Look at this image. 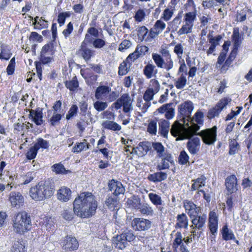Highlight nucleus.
Instances as JSON below:
<instances>
[{"mask_svg": "<svg viewBox=\"0 0 252 252\" xmlns=\"http://www.w3.org/2000/svg\"><path fill=\"white\" fill-rule=\"evenodd\" d=\"M148 196L150 201L155 205L158 206L162 204L161 198L158 195L154 193H150Z\"/></svg>", "mask_w": 252, "mask_h": 252, "instance_id": "nucleus-51", "label": "nucleus"}, {"mask_svg": "<svg viewBox=\"0 0 252 252\" xmlns=\"http://www.w3.org/2000/svg\"><path fill=\"white\" fill-rule=\"evenodd\" d=\"M90 145L87 142L86 139H84L82 142L76 143L72 148V152L75 153H79L83 150H86L89 148Z\"/></svg>", "mask_w": 252, "mask_h": 252, "instance_id": "nucleus-37", "label": "nucleus"}, {"mask_svg": "<svg viewBox=\"0 0 252 252\" xmlns=\"http://www.w3.org/2000/svg\"><path fill=\"white\" fill-rule=\"evenodd\" d=\"M105 204L111 211L118 210L119 208V199L116 196H108L106 199Z\"/></svg>", "mask_w": 252, "mask_h": 252, "instance_id": "nucleus-26", "label": "nucleus"}, {"mask_svg": "<svg viewBox=\"0 0 252 252\" xmlns=\"http://www.w3.org/2000/svg\"><path fill=\"white\" fill-rule=\"evenodd\" d=\"M199 20L200 21L201 27H207L208 24L213 23L212 17L209 14H205L199 17Z\"/></svg>", "mask_w": 252, "mask_h": 252, "instance_id": "nucleus-49", "label": "nucleus"}, {"mask_svg": "<svg viewBox=\"0 0 252 252\" xmlns=\"http://www.w3.org/2000/svg\"><path fill=\"white\" fill-rule=\"evenodd\" d=\"M217 127L214 126L212 128H207L194 134L201 137L203 142L207 145H214L217 141Z\"/></svg>", "mask_w": 252, "mask_h": 252, "instance_id": "nucleus-7", "label": "nucleus"}, {"mask_svg": "<svg viewBox=\"0 0 252 252\" xmlns=\"http://www.w3.org/2000/svg\"><path fill=\"white\" fill-rule=\"evenodd\" d=\"M29 118H31L36 125H41L43 122L42 119V109L38 107L35 110L31 109L30 110Z\"/></svg>", "mask_w": 252, "mask_h": 252, "instance_id": "nucleus-22", "label": "nucleus"}, {"mask_svg": "<svg viewBox=\"0 0 252 252\" xmlns=\"http://www.w3.org/2000/svg\"><path fill=\"white\" fill-rule=\"evenodd\" d=\"M71 190L70 189L63 187L59 189L57 193V198L62 202H67L71 198Z\"/></svg>", "mask_w": 252, "mask_h": 252, "instance_id": "nucleus-25", "label": "nucleus"}, {"mask_svg": "<svg viewBox=\"0 0 252 252\" xmlns=\"http://www.w3.org/2000/svg\"><path fill=\"white\" fill-rule=\"evenodd\" d=\"M192 225L190 227L192 229H197L199 231V235L198 238H199L205 228V223L206 221L207 216L205 214L201 215H195L194 217L190 218Z\"/></svg>", "mask_w": 252, "mask_h": 252, "instance_id": "nucleus-9", "label": "nucleus"}, {"mask_svg": "<svg viewBox=\"0 0 252 252\" xmlns=\"http://www.w3.org/2000/svg\"><path fill=\"white\" fill-rule=\"evenodd\" d=\"M187 84V78L184 74H181L180 77L175 82V86L178 89H183Z\"/></svg>", "mask_w": 252, "mask_h": 252, "instance_id": "nucleus-50", "label": "nucleus"}, {"mask_svg": "<svg viewBox=\"0 0 252 252\" xmlns=\"http://www.w3.org/2000/svg\"><path fill=\"white\" fill-rule=\"evenodd\" d=\"M53 48V44L51 43H49L44 45L42 47L40 55H49L52 56L54 53Z\"/></svg>", "mask_w": 252, "mask_h": 252, "instance_id": "nucleus-52", "label": "nucleus"}, {"mask_svg": "<svg viewBox=\"0 0 252 252\" xmlns=\"http://www.w3.org/2000/svg\"><path fill=\"white\" fill-rule=\"evenodd\" d=\"M139 211L143 215H152L153 210L148 204L140 205V207L138 208Z\"/></svg>", "mask_w": 252, "mask_h": 252, "instance_id": "nucleus-57", "label": "nucleus"}, {"mask_svg": "<svg viewBox=\"0 0 252 252\" xmlns=\"http://www.w3.org/2000/svg\"><path fill=\"white\" fill-rule=\"evenodd\" d=\"M0 60L7 61L11 57L12 54L9 46L5 44H0Z\"/></svg>", "mask_w": 252, "mask_h": 252, "instance_id": "nucleus-29", "label": "nucleus"}, {"mask_svg": "<svg viewBox=\"0 0 252 252\" xmlns=\"http://www.w3.org/2000/svg\"><path fill=\"white\" fill-rule=\"evenodd\" d=\"M231 101V98L229 97H224L221 99L216 106L221 111Z\"/></svg>", "mask_w": 252, "mask_h": 252, "instance_id": "nucleus-56", "label": "nucleus"}, {"mask_svg": "<svg viewBox=\"0 0 252 252\" xmlns=\"http://www.w3.org/2000/svg\"><path fill=\"white\" fill-rule=\"evenodd\" d=\"M94 108L98 112H101L106 109L108 105L107 101H103L97 100L93 103Z\"/></svg>", "mask_w": 252, "mask_h": 252, "instance_id": "nucleus-47", "label": "nucleus"}, {"mask_svg": "<svg viewBox=\"0 0 252 252\" xmlns=\"http://www.w3.org/2000/svg\"><path fill=\"white\" fill-rule=\"evenodd\" d=\"M143 73L148 79L151 78L154 74L157 73V70L156 69V66L152 63H148L145 66L143 69Z\"/></svg>", "mask_w": 252, "mask_h": 252, "instance_id": "nucleus-31", "label": "nucleus"}, {"mask_svg": "<svg viewBox=\"0 0 252 252\" xmlns=\"http://www.w3.org/2000/svg\"><path fill=\"white\" fill-rule=\"evenodd\" d=\"M226 189L229 193L236 192L238 189L237 179L235 175H231L228 176L225 181Z\"/></svg>", "mask_w": 252, "mask_h": 252, "instance_id": "nucleus-18", "label": "nucleus"}, {"mask_svg": "<svg viewBox=\"0 0 252 252\" xmlns=\"http://www.w3.org/2000/svg\"><path fill=\"white\" fill-rule=\"evenodd\" d=\"M170 124L168 121L164 119H161L158 123L159 133L164 138H167L169 131L171 129H170Z\"/></svg>", "mask_w": 252, "mask_h": 252, "instance_id": "nucleus-23", "label": "nucleus"}, {"mask_svg": "<svg viewBox=\"0 0 252 252\" xmlns=\"http://www.w3.org/2000/svg\"><path fill=\"white\" fill-rule=\"evenodd\" d=\"M127 204L131 207L135 209H138L140 207V199L136 196H132L130 198H128L127 201Z\"/></svg>", "mask_w": 252, "mask_h": 252, "instance_id": "nucleus-44", "label": "nucleus"}, {"mask_svg": "<svg viewBox=\"0 0 252 252\" xmlns=\"http://www.w3.org/2000/svg\"><path fill=\"white\" fill-rule=\"evenodd\" d=\"M189 141L187 143V147L189 152L193 155H195L199 151L200 141L198 137L188 138Z\"/></svg>", "mask_w": 252, "mask_h": 252, "instance_id": "nucleus-17", "label": "nucleus"}, {"mask_svg": "<svg viewBox=\"0 0 252 252\" xmlns=\"http://www.w3.org/2000/svg\"><path fill=\"white\" fill-rule=\"evenodd\" d=\"M233 41L234 42L233 50L237 51L241 44L240 36L238 31L234 30L233 33Z\"/></svg>", "mask_w": 252, "mask_h": 252, "instance_id": "nucleus-54", "label": "nucleus"}, {"mask_svg": "<svg viewBox=\"0 0 252 252\" xmlns=\"http://www.w3.org/2000/svg\"><path fill=\"white\" fill-rule=\"evenodd\" d=\"M33 146L38 151L40 149H42V150L48 149L50 145L48 141L47 140L42 138H39L36 140Z\"/></svg>", "mask_w": 252, "mask_h": 252, "instance_id": "nucleus-41", "label": "nucleus"}, {"mask_svg": "<svg viewBox=\"0 0 252 252\" xmlns=\"http://www.w3.org/2000/svg\"><path fill=\"white\" fill-rule=\"evenodd\" d=\"M131 63L126 60L121 63L119 67L118 74L119 75H124L129 71Z\"/></svg>", "mask_w": 252, "mask_h": 252, "instance_id": "nucleus-43", "label": "nucleus"}, {"mask_svg": "<svg viewBox=\"0 0 252 252\" xmlns=\"http://www.w3.org/2000/svg\"><path fill=\"white\" fill-rule=\"evenodd\" d=\"M184 240L185 238H183L181 232L178 231L175 234V238L172 243V248L174 252H177V249L179 247H181L182 245H184V243H183Z\"/></svg>", "mask_w": 252, "mask_h": 252, "instance_id": "nucleus-33", "label": "nucleus"}, {"mask_svg": "<svg viewBox=\"0 0 252 252\" xmlns=\"http://www.w3.org/2000/svg\"><path fill=\"white\" fill-rule=\"evenodd\" d=\"M152 59L157 66L160 68H164L166 71H169L173 67L174 63L172 60H164L158 54L153 53Z\"/></svg>", "mask_w": 252, "mask_h": 252, "instance_id": "nucleus-10", "label": "nucleus"}, {"mask_svg": "<svg viewBox=\"0 0 252 252\" xmlns=\"http://www.w3.org/2000/svg\"><path fill=\"white\" fill-rule=\"evenodd\" d=\"M65 87L70 91H74L79 87V83L76 76L73 77L71 80L66 81L65 82Z\"/></svg>", "mask_w": 252, "mask_h": 252, "instance_id": "nucleus-42", "label": "nucleus"}, {"mask_svg": "<svg viewBox=\"0 0 252 252\" xmlns=\"http://www.w3.org/2000/svg\"><path fill=\"white\" fill-rule=\"evenodd\" d=\"M128 243L122 237V235H117L113 240V245L115 248L124 250L126 247Z\"/></svg>", "mask_w": 252, "mask_h": 252, "instance_id": "nucleus-28", "label": "nucleus"}, {"mask_svg": "<svg viewBox=\"0 0 252 252\" xmlns=\"http://www.w3.org/2000/svg\"><path fill=\"white\" fill-rule=\"evenodd\" d=\"M206 178L204 175H201L200 177L195 180H192L193 183L191 187V190H198L199 188L205 186L206 184Z\"/></svg>", "mask_w": 252, "mask_h": 252, "instance_id": "nucleus-32", "label": "nucleus"}, {"mask_svg": "<svg viewBox=\"0 0 252 252\" xmlns=\"http://www.w3.org/2000/svg\"><path fill=\"white\" fill-rule=\"evenodd\" d=\"M44 220V224L46 229L48 231H53L54 227L53 219L51 217H46Z\"/></svg>", "mask_w": 252, "mask_h": 252, "instance_id": "nucleus-58", "label": "nucleus"}, {"mask_svg": "<svg viewBox=\"0 0 252 252\" xmlns=\"http://www.w3.org/2000/svg\"><path fill=\"white\" fill-rule=\"evenodd\" d=\"M221 111L216 106L214 108L210 109L208 112L207 117L209 119H211L215 117L219 116Z\"/></svg>", "mask_w": 252, "mask_h": 252, "instance_id": "nucleus-61", "label": "nucleus"}, {"mask_svg": "<svg viewBox=\"0 0 252 252\" xmlns=\"http://www.w3.org/2000/svg\"><path fill=\"white\" fill-rule=\"evenodd\" d=\"M167 175L166 173L160 171L150 174L148 178L150 181L156 183L165 180L167 178Z\"/></svg>", "mask_w": 252, "mask_h": 252, "instance_id": "nucleus-30", "label": "nucleus"}, {"mask_svg": "<svg viewBox=\"0 0 252 252\" xmlns=\"http://www.w3.org/2000/svg\"><path fill=\"white\" fill-rule=\"evenodd\" d=\"M9 199L11 205L14 207L19 208L24 204V197L19 192H11L9 194Z\"/></svg>", "mask_w": 252, "mask_h": 252, "instance_id": "nucleus-16", "label": "nucleus"}, {"mask_svg": "<svg viewBox=\"0 0 252 252\" xmlns=\"http://www.w3.org/2000/svg\"><path fill=\"white\" fill-rule=\"evenodd\" d=\"M189 225V219L187 215L182 213L177 216V222L175 224L176 228L187 229Z\"/></svg>", "mask_w": 252, "mask_h": 252, "instance_id": "nucleus-27", "label": "nucleus"}, {"mask_svg": "<svg viewBox=\"0 0 252 252\" xmlns=\"http://www.w3.org/2000/svg\"><path fill=\"white\" fill-rule=\"evenodd\" d=\"M166 27L165 23L160 20H157L154 27L149 31L148 37L150 39L156 38L158 34L161 33Z\"/></svg>", "mask_w": 252, "mask_h": 252, "instance_id": "nucleus-12", "label": "nucleus"}, {"mask_svg": "<svg viewBox=\"0 0 252 252\" xmlns=\"http://www.w3.org/2000/svg\"><path fill=\"white\" fill-rule=\"evenodd\" d=\"M132 101L133 99L131 98L128 94H124L113 105L116 110L121 109L122 106H123V111L126 113H127L133 109Z\"/></svg>", "mask_w": 252, "mask_h": 252, "instance_id": "nucleus-8", "label": "nucleus"}, {"mask_svg": "<svg viewBox=\"0 0 252 252\" xmlns=\"http://www.w3.org/2000/svg\"><path fill=\"white\" fill-rule=\"evenodd\" d=\"M52 170L57 174H66L70 172V171L66 170L63 164L61 163L53 165L52 166Z\"/></svg>", "mask_w": 252, "mask_h": 252, "instance_id": "nucleus-40", "label": "nucleus"}, {"mask_svg": "<svg viewBox=\"0 0 252 252\" xmlns=\"http://www.w3.org/2000/svg\"><path fill=\"white\" fill-rule=\"evenodd\" d=\"M184 207L186 212L189 216V218L194 217L198 214L200 212V208L191 200H185L184 201Z\"/></svg>", "mask_w": 252, "mask_h": 252, "instance_id": "nucleus-15", "label": "nucleus"}, {"mask_svg": "<svg viewBox=\"0 0 252 252\" xmlns=\"http://www.w3.org/2000/svg\"><path fill=\"white\" fill-rule=\"evenodd\" d=\"M102 126L103 128L110 129L113 131H119L121 129V126L117 123L111 121H105L102 123Z\"/></svg>", "mask_w": 252, "mask_h": 252, "instance_id": "nucleus-35", "label": "nucleus"}, {"mask_svg": "<svg viewBox=\"0 0 252 252\" xmlns=\"http://www.w3.org/2000/svg\"><path fill=\"white\" fill-rule=\"evenodd\" d=\"M147 131L152 135H156L157 132V122L154 120H151L148 126Z\"/></svg>", "mask_w": 252, "mask_h": 252, "instance_id": "nucleus-55", "label": "nucleus"}, {"mask_svg": "<svg viewBox=\"0 0 252 252\" xmlns=\"http://www.w3.org/2000/svg\"><path fill=\"white\" fill-rule=\"evenodd\" d=\"M78 242L74 236H67L65 237L63 244V248L66 251L76 250L78 248Z\"/></svg>", "mask_w": 252, "mask_h": 252, "instance_id": "nucleus-13", "label": "nucleus"}, {"mask_svg": "<svg viewBox=\"0 0 252 252\" xmlns=\"http://www.w3.org/2000/svg\"><path fill=\"white\" fill-rule=\"evenodd\" d=\"M64 115V113L54 112L53 115L50 119V122L52 126H55L59 124L62 117Z\"/></svg>", "mask_w": 252, "mask_h": 252, "instance_id": "nucleus-46", "label": "nucleus"}, {"mask_svg": "<svg viewBox=\"0 0 252 252\" xmlns=\"http://www.w3.org/2000/svg\"><path fill=\"white\" fill-rule=\"evenodd\" d=\"M194 107L191 101H186L179 106L180 119L183 122L181 124L184 126H188L189 119Z\"/></svg>", "mask_w": 252, "mask_h": 252, "instance_id": "nucleus-6", "label": "nucleus"}, {"mask_svg": "<svg viewBox=\"0 0 252 252\" xmlns=\"http://www.w3.org/2000/svg\"><path fill=\"white\" fill-rule=\"evenodd\" d=\"M209 228L214 237L218 232V218L215 211H211L209 214Z\"/></svg>", "mask_w": 252, "mask_h": 252, "instance_id": "nucleus-14", "label": "nucleus"}, {"mask_svg": "<svg viewBox=\"0 0 252 252\" xmlns=\"http://www.w3.org/2000/svg\"><path fill=\"white\" fill-rule=\"evenodd\" d=\"M222 239L225 241L235 240V235L233 231L228 228L227 224L224 225L221 229Z\"/></svg>", "mask_w": 252, "mask_h": 252, "instance_id": "nucleus-34", "label": "nucleus"}, {"mask_svg": "<svg viewBox=\"0 0 252 252\" xmlns=\"http://www.w3.org/2000/svg\"><path fill=\"white\" fill-rule=\"evenodd\" d=\"M12 252H27L25 245L21 242H16L14 243Z\"/></svg>", "mask_w": 252, "mask_h": 252, "instance_id": "nucleus-59", "label": "nucleus"}, {"mask_svg": "<svg viewBox=\"0 0 252 252\" xmlns=\"http://www.w3.org/2000/svg\"><path fill=\"white\" fill-rule=\"evenodd\" d=\"M77 54L80 55L86 62H88L94 56V51L87 45L81 44L77 51Z\"/></svg>", "mask_w": 252, "mask_h": 252, "instance_id": "nucleus-21", "label": "nucleus"}, {"mask_svg": "<svg viewBox=\"0 0 252 252\" xmlns=\"http://www.w3.org/2000/svg\"><path fill=\"white\" fill-rule=\"evenodd\" d=\"M133 229L137 231H145L151 227V221L143 218H134L131 221Z\"/></svg>", "mask_w": 252, "mask_h": 252, "instance_id": "nucleus-11", "label": "nucleus"}, {"mask_svg": "<svg viewBox=\"0 0 252 252\" xmlns=\"http://www.w3.org/2000/svg\"><path fill=\"white\" fill-rule=\"evenodd\" d=\"M105 44L106 41L104 40L97 37L94 38L92 44L95 49H100L103 47Z\"/></svg>", "mask_w": 252, "mask_h": 252, "instance_id": "nucleus-60", "label": "nucleus"}, {"mask_svg": "<svg viewBox=\"0 0 252 252\" xmlns=\"http://www.w3.org/2000/svg\"><path fill=\"white\" fill-rule=\"evenodd\" d=\"M204 114L200 110H198L194 116L189 119L188 126H184L178 121H176L172 125L171 134L177 140H183L192 137L194 133L198 131L200 125L203 124Z\"/></svg>", "mask_w": 252, "mask_h": 252, "instance_id": "nucleus-2", "label": "nucleus"}, {"mask_svg": "<svg viewBox=\"0 0 252 252\" xmlns=\"http://www.w3.org/2000/svg\"><path fill=\"white\" fill-rule=\"evenodd\" d=\"M97 208L96 201L92 193L84 192L80 194L73 202V212L71 209L64 210L63 217L67 220H70L73 218L74 214L77 216L87 218L93 215Z\"/></svg>", "mask_w": 252, "mask_h": 252, "instance_id": "nucleus-1", "label": "nucleus"}, {"mask_svg": "<svg viewBox=\"0 0 252 252\" xmlns=\"http://www.w3.org/2000/svg\"><path fill=\"white\" fill-rule=\"evenodd\" d=\"M152 146L154 150L156 151L157 157L158 158L163 157L166 155L169 154L165 152V149L161 143L153 142Z\"/></svg>", "mask_w": 252, "mask_h": 252, "instance_id": "nucleus-36", "label": "nucleus"}, {"mask_svg": "<svg viewBox=\"0 0 252 252\" xmlns=\"http://www.w3.org/2000/svg\"><path fill=\"white\" fill-rule=\"evenodd\" d=\"M161 158V161L158 164L157 166V169L160 171L168 169L170 167L169 164L173 163L174 162L173 158L170 154L166 155Z\"/></svg>", "mask_w": 252, "mask_h": 252, "instance_id": "nucleus-24", "label": "nucleus"}, {"mask_svg": "<svg viewBox=\"0 0 252 252\" xmlns=\"http://www.w3.org/2000/svg\"><path fill=\"white\" fill-rule=\"evenodd\" d=\"M189 157L187 153L185 151L181 152L179 157V161L181 164L184 165L189 162Z\"/></svg>", "mask_w": 252, "mask_h": 252, "instance_id": "nucleus-63", "label": "nucleus"}, {"mask_svg": "<svg viewBox=\"0 0 252 252\" xmlns=\"http://www.w3.org/2000/svg\"><path fill=\"white\" fill-rule=\"evenodd\" d=\"M70 16V14L68 12H62L59 14L58 22L60 26L64 25L66 18Z\"/></svg>", "mask_w": 252, "mask_h": 252, "instance_id": "nucleus-64", "label": "nucleus"}, {"mask_svg": "<svg viewBox=\"0 0 252 252\" xmlns=\"http://www.w3.org/2000/svg\"><path fill=\"white\" fill-rule=\"evenodd\" d=\"M148 31V29L145 26H141L137 28V36L138 37V39L141 41H142L144 40H148L150 38V37L147 38L148 36H147V35Z\"/></svg>", "mask_w": 252, "mask_h": 252, "instance_id": "nucleus-39", "label": "nucleus"}, {"mask_svg": "<svg viewBox=\"0 0 252 252\" xmlns=\"http://www.w3.org/2000/svg\"><path fill=\"white\" fill-rule=\"evenodd\" d=\"M197 11L193 9V11L185 13L184 18V22H187L191 25H194V23L196 20Z\"/></svg>", "mask_w": 252, "mask_h": 252, "instance_id": "nucleus-38", "label": "nucleus"}, {"mask_svg": "<svg viewBox=\"0 0 252 252\" xmlns=\"http://www.w3.org/2000/svg\"><path fill=\"white\" fill-rule=\"evenodd\" d=\"M78 108L76 105H72L70 108L68 113L66 115V119L67 120H70L71 118L74 117L77 114Z\"/></svg>", "mask_w": 252, "mask_h": 252, "instance_id": "nucleus-62", "label": "nucleus"}, {"mask_svg": "<svg viewBox=\"0 0 252 252\" xmlns=\"http://www.w3.org/2000/svg\"><path fill=\"white\" fill-rule=\"evenodd\" d=\"M108 187L109 190L113 192V194L116 196L124 194L125 191V189L122 184L114 180L109 182Z\"/></svg>", "mask_w": 252, "mask_h": 252, "instance_id": "nucleus-19", "label": "nucleus"}, {"mask_svg": "<svg viewBox=\"0 0 252 252\" xmlns=\"http://www.w3.org/2000/svg\"><path fill=\"white\" fill-rule=\"evenodd\" d=\"M94 97L97 100H103L108 102H113L119 97V93L112 91L110 87L100 85L95 90Z\"/></svg>", "mask_w": 252, "mask_h": 252, "instance_id": "nucleus-5", "label": "nucleus"}, {"mask_svg": "<svg viewBox=\"0 0 252 252\" xmlns=\"http://www.w3.org/2000/svg\"><path fill=\"white\" fill-rule=\"evenodd\" d=\"M150 150L148 142H140L135 148H132L131 154H134L138 157L145 156Z\"/></svg>", "mask_w": 252, "mask_h": 252, "instance_id": "nucleus-20", "label": "nucleus"}, {"mask_svg": "<svg viewBox=\"0 0 252 252\" xmlns=\"http://www.w3.org/2000/svg\"><path fill=\"white\" fill-rule=\"evenodd\" d=\"M193 27V25H191L187 22H185V24L178 32V34L179 35H181L190 33L192 32Z\"/></svg>", "mask_w": 252, "mask_h": 252, "instance_id": "nucleus-48", "label": "nucleus"}, {"mask_svg": "<svg viewBox=\"0 0 252 252\" xmlns=\"http://www.w3.org/2000/svg\"><path fill=\"white\" fill-rule=\"evenodd\" d=\"M122 237L127 242H131L135 239V236L132 230L126 229L121 234Z\"/></svg>", "mask_w": 252, "mask_h": 252, "instance_id": "nucleus-45", "label": "nucleus"}, {"mask_svg": "<svg viewBox=\"0 0 252 252\" xmlns=\"http://www.w3.org/2000/svg\"><path fill=\"white\" fill-rule=\"evenodd\" d=\"M13 230L17 233L23 234L31 228L30 216L25 212L18 213L13 219Z\"/></svg>", "mask_w": 252, "mask_h": 252, "instance_id": "nucleus-4", "label": "nucleus"}, {"mask_svg": "<svg viewBox=\"0 0 252 252\" xmlns=\"http://www.w3.org/2000/svg\"><path fill=\"white\" fill-rule=\"evenodd\" d=\"M54 189L51 182L49 180L41 181L30 190L31 197L37 201L43 200L52 196Z\"/></svg>", "mask_w": 252, "mask_h": 252, "instance_id": "nucleus-3", "label": "nucleus"}, {"mask_svg": "<svg viewBox=\"0 0 252 252\" xmlns=\"http://www.w3.org/2000/svg\"><path fill=\"white\" fill-rule=\"evenodd\" d=\"M239 149V145L238 142L235 139H231L229 142V151L230 155H234Z\"/></svg>", "mask_w": 252, "mask_h": 252, "instance_id": "nucleus-53", "label": "nucleus"}]
</instances>
